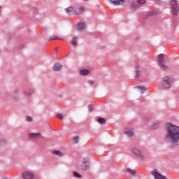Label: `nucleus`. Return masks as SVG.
Segmentation results:
<instances>
[{
    "instance_id": "nucleus-1",
    "label": "nucleus",
    "mask_w": 179,
    "mask_h": 179,
    "mask_svg": "<svg viewBox=\"0 0 179 179\" xmlns=\"http://www.w3.org/2000/svg\"><path fill=\"white\" fill-rule=\"evenodd\" d=\"M164 141L171 143H177L179 141V127L169 123Z\"/></svg>"
},
{
    "instance_id": "nucleus-2",
    "label": "nucleus",
    "mask_w": 179,
    "mask_h": 179,
    "mask_svg": "<svg viewBox=\"0 0 179 179\" xmlns=\"http://www.w3.org/2000/svg\"><path fill=\"white\" fill-rule=\"evenodd\" d=\"M157 61L159 68L162 69V71H166L168 67L164 64V62H166V55L163 54L159 55L157 57Z\"/></svg>"
},
{
    "instance_id": "nucleus-3",
    "label": "nucleus",
    "mask_w": 179,
    "mask_h": 179,
    "mask_svg": "<svg viewBox=\"0 0 179 179\" xmlns=\"http://www.w3.org/2000/svg\"><path fill=\"white\" fill-rule=\"evenodd\" d=\"M177 2H178L177 0H171L172 13L175 16H177L179 12L178 3Z\"/></svg>"
},
{
    "instance_id": "nucleus-4",
    "label": "nucleus",
    "mask_w": 179,
    "mask_h": 179,
    "mask_svg": "<svg viewBox=\"0 0 179 179\" xmlns=\"http://www.w3.org/2000/svg\"><path fill=\"white\" fill-rule=\"evenodd\" d=\"M171 82H173V79L169 77H164L163 78L162 86L164 89H169L171 86Z\"/></svg>"
},
{
    "instance_id": "nucleus-5",
    "label": "nucleus",
    "mask_w": 179,
    "mask_h": 179,
    "mask_svg": "<svg viewBox=\"0 0 179 179\" xmlns=\"http://www.w3.org/2000/svg\"><path fill=\"white\" fill-rule=\"evenodd\" d=\"M131 152L133 155L137 156V157H140V159H145V152L139 150L138 148H133Z\"/></svg>"
},
{
    "instance_id": "nucleus-6",
    "label": "nucleus",
    "mask_w": 179,
    "mask_h": 179,
    "mask_svg": "<svg viewBox=\"0 0 179 179\" xmlns=\"http://www.w3.org/2000/svg\"><path fill=\"white\" fill-rule=\"evenodd\" d=\"M145 3V0H138L136 2H133L131 3V8L132 9H139V8H141V5H143V3Z\"/></svg>"
},
{
    "instance_id": "nucleus-7",
    "label": "nucleus",
    "mask_w": 179,
    "mask_h": 179,
    "mask_svg": "<svg viewBox=\"0 0 179 179\" xmlns=\"http://www.w3.org/2000/svg\"><path fill=\"white\" fill-rule=\"evenodd\" d=\"M152 176H153L155 179H167L166 176L162 175L160 173H159V171L157 169H154L151 172Z\"/></svg>"
},
{
    "instance_id": "nucleus-8",
    "label": "nucleus",
    "mask_w": 179,
    "mask_h": 179,
    "mask_svg": "<svg viewBox=\"0 0 179 179\" xmlns=\"http://www.w3.org/2000/svg\"><path fill=\"white\" fill-rule=\"evenodd\" d=\"M23 179H34V174L30 171H26L22 173Z\"/></svg>"
},
{
    "instance_id": "nucleus-9",
    "label": "nucleus",
    "mask_w": 179,
    "mask_h": 179,
    "mask_svg": "<svg viewBox=\"0 0 179 179\" xmlns=\"http://www.w3.org/2000/svg\"><path fill=\"white\" fill-rule=\"evenodd\" d=\"M52 69L55 72H58L62 69V65H61L59 63H55L52 66Z\"/></svg>"
},
{
    "instance_id": "nucleus-10",
    "label": "nucleus",
    "mask_w": 179,
    "mask_h": 179,
    "mask_svg": "<svg viewBox=\"0 0 179 179\" xmlns=\"http://www.w3.org/2000/svg\"><path fill=\"white\" fill-rule=\"evenodd\" d=\"M76 15H82L83 12H85V7L80 6L79 8H77L74 10Z\"/></svg>"
},
{
    "instance_id": "nucleus-11",
    "label": "nucleus",
    "mask_w": 179,
    "mask_h": 179,
    "mask_svg": "<svg viewBox=\"0 0 179 179\" xmlns=\"http://www.w3.org/2000/svg\"><path fill=\"white\" fill-rule=\"evenodd\" d=\"M85 27V21H80L77 24V30H83Z\"/></svg>"
},
{
    "instance_id": "nucleus-12",
    "label": "nucleus",
    "mask_w": 179,
    "mask_h": 179,
    "mask_svg": "<svg viewBox=\"0 0 179 179\" xmlns=\"http://www.w3.org/2000/svg\"><path fill=\"white\" fill-rule=\"evenodd\" d=\"M110 1L113 5H124L127 0H110Z\"/></svg>"
},
{
    "instance_id": "nucleus-13",
    "label": "nucleus",
    "mask_w": 179,
    "mask_h": 179,
    "mask_svg": "<svg viewBox=\"0 0 179 179\" xmlns=\"http://www.w3.org/2000/svg\"><path fill=\"white\" fill-rule=\"evenodd\" d=\"M125 135L128 136H132L134 135V130L132 129H127L124 130Z\"/></svg>"
},
{
    "instance_id": "nucleus-14",
    "label": "nucleus",
    "mask_w": 179,
    "mask_h": 179,
    "mask_svg": "<svg viewBox=\"0 0 179 179\" xmlns=\"http://www.w3.org/2000/svg\"><path fill=\"white\" fill-rule=\"evenodd\" d=\"M33 93H34V89H29L28 90L25 91V92H24L25 96H27V97H30V96H31V94H33Z\"/></svg>"
},
{
    "instance_id": "nucleus-15",
    "label": "nucleus",
    "mask_w": 179,
    "mask_h": 179,
    "mask_svg": "<svg viewBox=\"0 0 179 179\" xmlns=\"http://www.w3.org/2000/svg\"><path fill=\"white\" fill-rule=\"evenodd\" d=\"M81 169L82 170H83L84 171L85 170H87V169H89V164H87V162H84L83 164L81 166Z\"/></svg>"
},
{
    "instance_id": "nucleus-16",
    "label": "nucleus",
    "mask_w": 179,
    "mask_h": 179,
    "mask_svg": "<svg viewBox=\"0 0 179 179\" xmlns=\"http://www.w3.org/2000/svg\"><path fill=\"white\" fill-rule=\"evenodd\" d=\"M41 136V134L40 133H36V134H29V136L31 138H33L34 139H36V138H38Z\"/></svg>"
},
{
    "instance_id": "nucleus-17",
    "label": "nucleus",
    "mask_w": 179,
    "mask_h": 179,
    "mask_svg": "<svg viewBox=\"0 0 179 179\" xmlns=\"http://www.w3.org/2000/svg\"><path fill=\"white\" fill-rule=\"evenodd\" d=\"M52 40H64L62 38H59L57 36H54L52 37H50L48 41H52Z\"/></svg>"
},
{
    "instance_id": "nucleus-18",
    "label": "nucleus",
    "mask_w": 179,
    "mask_h": 179,
    "mask_svg": "<svg viewBox=\"0 0 179 179\" xmlns=\"http://www.w3.org/2000/svg\"><path fill=\"white\" fill-rule=\"evenodd\" d=\"M52 155H55L56 156H59V157H62V156L64 155L62 152H61V151H57V150L52 151Z\"/></svg>"
},
{
    "instance_id": "nucleus-19",
    "label": "nucleus",
    "mask_w": 179,
    "mask_h": 179,
    "mask_svg": "<svg viewBox=\"0 0 179 179\" xmlns=\"http://www.w3.org/2000/svg\"><path fill=\"white\" fill-rule=\"evenodd\" d=\"M80 74L82 75L83 76L89 75V70H81L80 71Z\"/></svg>"
},
{
    "instance_id": "nucleus-20",
    "label": "nucleus",
    "mask_w": 179,
    "mask_h": 179,
    "mask_svg": "<svg viewBox=\"0 0 179 179\" xmlns=\"http://www.w3.org/2000/svg\"><path fill=\"white\" fill-rule=\"evenodd\" d=\"M79 141V136H76L73 138V139L71 140L72 143H78V142Z\"/></svg>"
},
{
    "instance_id": "nucleus-21",
    "label": "nucleus",
    "mask_w": 179,
    "mask_h": 179,
    "mask_svg": "<svg viewBox=\"0 0 179 179\" xmlns=\"http://www.w3.org/2000/svg\"><path fill=\"white\" fill-rule=\"evenodd\" d=\"M66 13H71V12H73V7L70 6L65 9Z\"/></svg>"
},
{
    "instance_id": "nucleus-22",
    "label": "nucleus",
    "mask_w": 179,
    "mask_h": 179,
    "mask_svg": "<svg viewBox=\"0 0 179 179\" xmlns=\"http://www.w3.org/2000/svg\"><path fill=\"white\" fill-rule=\"evenodd\" d=\"M98 122H99V124H104V123H106V119L99 117L98 118Z\"/></svg>"
},
{
    "instance_id": "nucleus-23",
    "label": "nucleus",
    "mask_w": 179,
    "mask_h": 179,
    "mask_svg": "<svg viewBox=\"0 0 179 179\" xmlns=\"http://www.w3.org/2000/svg\"><path fill=\"white\" fill-rule=\"evenodd\" d=\"M77 43H78V41H76V38H73L72 39V41H71V44H72V45L76 46V44H77Z\"/></svg>"
},
{
    "instance_id": "nucleus-24",
    "label": "nucleus",
    "mask_w": 179,
    "mask_h": 179,
    "mask_svg": "<svg viewBox=\"0 0 179 179\" xmlns=\"http://www.w3.org/2000/svg\"><path fill=\"white\" fill-rule=\"evenodd\" d=\"M141 93H145L146 92V89L144 87H138Z\"/></svg>"
},
{
    "instance_id": "nucleus-25",
    "label": "nucleus",
    "mask_w": 179,
    "mask_h": 179,
    "mask_svg": "<svg viewBox=\"0 0 179 179\" xmlns=\"http://www.w3.org/2000/svg\"><path fill=\"white\" fill-rule=\"evenodd\" d=\"M127 171L130 173V174H136V171L132 170V169H127Z\"/></svg>"
},
{
    "instance_id": "nucleus-26",
    "label": "nucleus",
    "mask_w": 179,
    "mask_h": 179,
    "mask_svg": "<svg viewBox=\"0 0 179 179\" xmlns=\"http://www.w3.org/2000/svg\"><path fill=\"white\" fill-rule=\"evenodd\" d=\"M56 117H57V118H59V120H63V119H64V116H63L62 114H61V113L57 114V115H56Z\"/></svg>"
},
{
    "instance_id": "nucleus-27",
    "label": "nucleus",
    "mask_w": 179,
    "mask_h": 179,
    "mask_svg": "<svg viewBox=\"0 0 179 179\" xmlns=\"http://www.w3.org/2000/svg\"><path fill=\"white\" fill-rule=\"evenodd\" d=\"M74 177H77V178H80V174L78 173V172H73Z\"/></svg>"
},
{
    "instance_id": "nucleus-28",
    "label": "nucleus",
    "mask_w": 179,
    "mask_h": 179,
    "mask_svg": "<svg viewBox=\"0 0 179 179\" xmlns=\"http://www.w3.org/2000/svg\"><path fill=\"white\" fill-rule=\"evenodd\" d=\"M136 76H137V78H139V76H142V73L139 71H136Z\"/></svg>"
},
{
    "instance_id": "nucleus-29",
    "label": "nucleus",
    "mask_w": 179,
    "mask_h": 179,
    "mask_svg": "<svg viewBox=\"0 0 179 179\" xmlns=\"http://www.w3.org/2000/svg\"><path fill=\"white\" fill-rule=\"evenodd\" d=\"M88 110L89 111H93V106L88 105Z\"/></svg>"
},
{
    "instance_id": "nucleus-30",
    "label": "nucleus",
    "mask_w": 179,
    "mask_h": 179,
    "mask_svg": "<svg viewBox=\"0 0 179 179\" xmlns=\"http://www.w3.org/2000/svg\"><path fill=\"white\" fill-rule=\"evenodd\" d=\"M26 121H31V117H30V116H27V117H26Z\"/></svg>"
},
{
    "instance_id": "nucleus-31",
    "label": "nucleus",
    "mask_w": 179,
    "mask_h": 179,
    "mask_svg": "<svg viewBox=\"0 0 179 179\" xmlns=\"http://www.w3.org/2000/svg\"><path fill=\"white\" fill-rule=\"evenodd\" d=\"M88 83H89V85H93V81L92 80H89Z\"/></svg>"
},
{
    "instance_id": "nucleus-32",
    "label": "nucleus",
    "mask_w": 179,
    "mask_h": 179,
    "mask_svg": "<svg viewBox=\"0 0 179 179\" xmlns=\"http://www.w3.org/2000/svg\"><path fill=\"white\" fill-rule=\"evenodd\" d=\"M44 29V30H47V27H45V28H43Z\"/></svg>"
},
{
    "instance_id": "nucleus-33",
    "label": "nucleus",
    "mask_w": 179,
    "mask_h": 179,
    "mask_svg": "<svg viewBox=\"0 0 179 179\" xmlns=\"http://www.w3.org/2000/svg\"><path fill=\"white\" fill-rule=\"evenodd\" d=\"M83 1H88V0H83Z\"/></svg>"
},
{
    "instance_id": "nucleus-34",
    "label": "nucleus",
    "mask_w": 179,
    "mask_h": 179,
    "mask_svg": "<svg viewBox=\"0 0 179 179\" xmlns=\"http://www.w3.org/2000/svg\"><path fill=\"white\" fill-rule=\"evenodd\" d=\"M0 9H1V6H0Z\"/></svg>"
},
{
    "instance_id": "nucleus-35",
    "label": "nucleus",
    "mask_w": 179,
    "mask_h": 179,
    "mask_svg": "<svg viewBox=\"0 0 179 179\" xmlns=\"http://www.w3.org/2000/svg\"><path fill=\"white\" fill-rule=\"evenodd\" d=\"M0 52H1V49H0Z\"/></svg>"
}]
</instances>
